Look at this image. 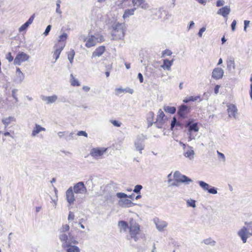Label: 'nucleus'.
Segmentation results:
<instances>
[{
    "mask_svg": "<svg viewBox=\"0 0 252 252\" xmlns=\"http://www.w3.org/2000/svg\"><path fill=\"white\" fill-rule=\"evenodd\" d=\"M125 91L126 90L122 88H117L115 89L116 94L118 95L120 94L124 93Z\"/></svg>",
    "mask_w": 252,
    "mask_h": 252,
    "instance_id": "4d7b16f0",
    "label": "nucleus"
},
{
    "mask_svg": "<svg viewBox=\"0 0 252 252\" xmlns=\"http://www.w3.org/2000/svg\"><path fill=\"white\" fill-rule=\"evenodd\" d=\"M77 135L78 136H84L86 137H88V134L87 133V132H86L85 131L82 130L78 131Z\"/></svg>",
    "mask_w": 252,
    "mask_h": 252,
    "instance_id": "5fc2aeb1",
    "label": "nucleus"
},
{
    "mask_svg": "<svg viewBox=\"0 0 252 252\" xmlns=\"http://www.w3.org/2000/svg\"><path fill=\"white\" fill-rule=\"evenodd\" d=\"M74 56L75 52L74 50L72 49L68 53V59L70 63H73Z\"/></svg>",
    "mask_w": 252,
    "mask_h": 252,
    "instance_id": "f704fd0d",
    "label": "nucleus"
},
{
    "mask_svg": "<svg viewBox=\"0 0 252 252\" xmlns=\"http://www.w3.org/2000/svg\"><path fill=\"white\" fill-rule=\"evenodd\" d=\"M74 214L71 212H69V215L68 216V220H74Z\"/></svg>",
    "mask_w": 252,
    "mask_h": 252,
    "instance_id": "680f3d73",
    "label": "nucleus"
},
{
    "mask_svg": "<svg viewBox=\"0 0 252 252\" xmlns=\"http://www.w3.org/2000/svg\"><path fill=\"white\" fill-rule=\"evenodd\" d=\"M72 189L74 193L77 194H84L87 192V189L83 182L76 184Z\"/></svg>",
    "mask_w": 252,
    "mask_h": 252,
    "instance_id": "423d86ee",
    "label": "nucleus"
},
{
    "mask_svg": "<svg viewBox=\"0 0 252 252\" xmlns=\"http://www.w3.org/2000/svg\"><path fill=\"white\" fill-rule=\"evenodd\" d=\"M129 229L131 237L133 238L135 241H137L138 238L136 235L140 231L139 225L135 221H132L130 222Z\"/></svg>",
    "mask_w": 252,
    "mask_h": 252,
    "instance_id": "7ed1b4c3",
    "label": "nucleus"
},
{
    "mask_svg": "<svg viewBox=\"0 0 252 252\" xmlns=\"http://www.w3.org/2000/svg\"><path fill=\"white\" fill-rule=\"evenodd\" d=\"M106 151V149L103 148H93L90 151V155L93 157L96 158L102 156Z\"/></svg>",
    "mask_w": 252,
    "mask_h": 252,
    "instance_id": "6e6552de",
    "label": "nucleus"
},
{
    "mask_svg": "<svg viewBox=\"0 0 252 252\" xmlns=\"http://www.w3.org/2000/svg\"><path fill=\"white\" fill-rule=\"evenodd\" d=\"M67 252H80V250L77 246H70L67 249Z\"/></svg>",
    "mask_w": 252,
    "mask_h": 252,
    "instance_id": "c9c22d12",
    "label": "nucleus"
},
{
    "mask_svg": "<svg viewBox=\"0 0 252 252\" xmlns=\"http://www.w3.org/2000/svg\"><path fill=\"white\" fill-rule=\"evenodd\" d=\"M65 45L63 43H62L60 44H56L54 46V48H55V51L54 53V58L55 59V61L57 60L60 57V55L62 52V51L63 50Z\"/></svg>",
    "mask_w": 252,
    "mask_h": 252,
    "instance_id": "2eb2a0df",
    "label": "nucleus"
},
{
    "mask_svg": "<svg viewBox=\"0 0 252 252\" xmlns=\"http://www.w3.org/2000/svg\"><path fill=\"white\" fill-rule=\"evenodd\" d=\"M198 98H200V96L197 95L196 96H190L188 97H186L184 100L183 102L185 103H188L189 101H196Z\"/></svg>",
    "mask_w": 252,
    "mask_h": 252,
    "instance_id": "2f4dec72",
    "label": "nucleus"
},
{
    "mask_svg": "<svg viewBox=\"0 0 252 252\" xmlns=\"http://www.w3.org/2000/svg\"><path fill=\"white\" fill-rule=\"evenodd\" d=\"M157 228L159 231H162L163 228L167 226V223L165 221L158 220L157 221L155 220Z\"/></svg>",
    "mask_w": 252,
    "mask_h": 252,
    "instance_id": "412c9836",
    "label": "nucleus"
},
{
    "mask_svg": "<svg viewBox=\"0 0 252 252\" xmlns=\"http://www.w3.org/2000/svg\"><path fill=\"white\" fill-rule=\"evenodd\" d=\"M69 229V226L68 224L63 225L62 227L60 229V232L63 233L67 232Z\"/></svg>",
    "mask_w": 252,
    "mask_h": 252,
    "instance_id": "79ce46f5",
    "label": "nucleus"
},
{
    "mask_svg": "<svg viewBox=\"0 0 252 252\" xmlns=\"http://www.w3.org/2000/svg\"><path fill=\"white\" fill-rule=\"evenodd\" d=\"M174 180L181 183H185L189 185V183L192 182L191 179L186 176V175L182 174L179 171H176L173 174Z\"/></svg>",
    "mask_w": 252,
    "mask_h": 252,
    "instance_id": "20e7f679",
    "label": "nucleus"
},
{
    "mask_svg": "<svg viewBox=\"0 0 252 252\" xmlns=\"http://www.w3.org/2000/svg\"><path fill=\"white\" fill-rule=\"evenodd\" d=\"M224 4L225 1L224 0H218L216 2V6L217 7L222 6Z\"/></svg>",
    "mask_w": 252,
    "mask_h": 252,
    "instance_id": "3c124183",
    "label": "nucleus"
},
{
    "mask_svg": "<svg viewBox=\"0 0 252 252\" xmlns=\"http://www.w3.org/2000/svg\"><path fill=\"white\" fill-rule=\"evenodd\" d=\"M187 204L189 206L194 208L196 207L195 201L192 199L188 200L187 202Z\"/></svg>",
    "mask_w": 252,
    "mask_h": 252,
    "instance_id": "37998d69",
    "label": "nucleus"
},
{
    "mask_svg": "<svg viewBox=\"0 0 252 252\" xmlns=\"http://www.w3.org/2000/svg\"><path fill=\"white\" fill-rule=\"evenodd\" d=\"M235 68V62L234 59L230 60L227 62V68L229 71L232 69L234 70Z\"/></svg>",
    "mask_w": 252,
    "mask_h": 252,
    "instance_id": "c756f323",
    "label": "nucleus"
},
{
    "mask_svg": "<svg viewBox=\"0 0 252 252\" xmlns=\"http://www.w3.org/2000/svg\"><path fill=\"white\" fill-rule=\"evenodd\" d=\"M66 198L67 202L69 204H73L75 200L74 196V192L73 191L72 188L71 187L66 191Z\"/></svg>",
    "mask_w": 252,
    "mask_h": 252,
    "instance_id": "1a4fd4ad",
    "label": "nucleus"
},
{
    "mask_svg": "<svg viewBox=\"0 0 252 252\" xmlns=\"http://www.w3.org/2000/svg\"><path fill=\"white\" fill-rule=\"evenodd\" d=\"M111 122L114 126L117 127H120L122 124L121 122H119L117 120H112L111 121Z\"/></svg>",
    "mask_w": 252,
    "mask_h": 252,
    "instance_id": "864d4df0",
    "label": "nucleus"
},
{
    "mask_svg": "<svg viewBox=\"0 0 252 252\" xmlns=\"http://www.w3.org/2000/svg\"><path fill=\"white\" fill-rule=\"evenodd\" d=\"M6 59L9 62H11L13 60V57L12 56L11 53L9 52L6 55Z\"/></svg>",
    "mask_w": 252,
    "mask_h": 252,
    "instance_id": "09e8293b",
    "label": "nucleus"
},
{
    "mask_svg": "<svg viewBox=\"0 0 252 252\" xmlns=\"http://www.w3.org/2000/svg\"><path fill=\"white\" fill-rule=\"evenodd\" d=\"M29 58V56L25 53L19 52L14 60V63L15 64H20L22 62L28 60Z\"/></svg>",
    "mask_w": 252,
    "mask_h": 252,
    "instance_id": "0eeeda50",
    "label": "nucleus"
},
{
    "mask_svg": "<svg viewBox=\"0 0 252 252\" xmlns=\"http://www.w3.org/2000/svg\"><path fill=\"white\" fill-rule=\"evenodd\" d=\"M61 3V0H57V3H56L57 8H56V11L57 13H58L60 15H61L62 13V12L60 9Z\"/></svg>",
    "mask_w": 252,
    "mask_h": 252,
    "instance_id": "4c0bfd02",
    "label": "nucleus"
},
{
    "mask_svg": "<svg viewBox=\"0 0 252 252\" xmlns=\"http://www.w3.org/2000/svg\"><path fill=\"white\" fill-rule=\"evenodd\" d=\"M121 201L123 203L124 205L126 206L127 207L130 206L132 204L131 201L129 199H127V198H126L124 199H122Z\"/></svg>",
    "mask_w": 252,
    "mask_h": 252,
    "instance_id": "ea45409f",
    "label": "nucleus"
},
{
    "mask_svg": "<svg viewBox=\"0 0 252 252\" xmlns=\"http://www.w3.org/2000/svg\"><path fill=\"white\" fill-rule=\"evenodd\" d=\"M117 197L120 199L127 198V195L123 192H118L116 194Z\"/></svg>",
    "mask_w": 252,
    "mask_h": 252,
    "instance_id": "49530a36",
    "label": "nucleus"
},
{
    "mask_svg": "<svg viewBox=\"0 0 252 252\" xmlns=\"http://www.w3.org/2000/svg\"><path fill=\"white\" fill-rule=\"evenodd\" d=\"M41 99L45 101L47 104H50L55 102L58 99V96L54 94L52 96H41Z\"/></svg>",
    "mask_w": 252,
    "mask_h": 252,
    "instance_id": "dca6fc26",
    "label": "nucleus"
},
{
    "mask_svg": "<svg viewBox=\"0 0 252 252\" xmlns=\"http://www.w3.org/2000/svg\"><path fill=\"white\" fill-rule=\"evenodd\" d=\"M97 41H98V38L92 35L87 40L85 45L87 47L90 48L94 46Z\"/></svg>",
    "mask_w": 252,
    "mask_h": 252,
    "instance_id": "6ab92c4d",
    "label": "nucleus"
},
{
    "mask_svg": "<svg viewBox=\"0 0 252 252\" xmlns=\"http://www.w3.org/2000/svg\"><path fill=\"white\" fill-rule=\"evenodd\" d=\"M188 150L184 153V155L186 158H189L190 160H192L194 158V152L192 150V147L190 146H188Z\"/></svg>",
    "mask_w": 252,
    "mask_h": 252,
    "instance_id": "aec40b11",
    "label": "nucleus"
},
{
    "mask_svg": "<svg viewBox=\"0 0 252 252\" xmlns=\"http://www.w3.org/2000/svg\"><path fill=\"white\" fill-rule=\"evenodd\" d=\"M209 193L216 194L218 193L217 189L214 187H212L211 186H210L209 189L207 191Z\"/></svg>",
    "mask_w": 252,
    "mask_h": 252,
    "instance_id": "a19ab883",
    "label": "nucleus"
},
{
    "mask_svg": "<svg viewBox=\"0 0 252 252\" xmlns=\"http://www.w3.org/2000/svg\"><path fill=\"white\" fill-rule=\"evenodd\" d=\"M186 127L188 128V132L192 133L193 132H197L199 131V127L197 123H192L191 122H188L186 125Z\"/></svg>",
    "mask_w": 252,
    "mask_h": 252,
    "instance_id": "ddd939ff",
    "label": "nucleus"
},
{
    "mask_svg": "<svg viewBox=\"0 0 252 252\" xmlns=\"http://www.w3.org/2000/svg\"><path fill=\"white\" fill-rule=\"evenodd\" d=\"M134 145L137 151H139L140 154L142 153V151L144 149L145 145L143 141L140 139L137 138L134 142Z\"/></svg>",
    "mask_w": 252,
    "mask_h": 252,
    "instance_id": "a211bd4d",
    "label": "nucleus"
},
{
    "mask_svg": "<svg viewBox=\"0 0 252 252\" xmlns=\"http://www.w3.org/2000/svg\"><path fill=\"white\" fill-rule=\"evenodd\" d=\"M146 0H137V7H140L141 8L146 9L149 8V5L145 3Z\"/></svg>",
    "mask_w": 252,
    "mask_h": 252,
    "instance_id": "c85d7f7f",
    "label": "nucleus"
},
{
    "mask_svg": "<svg viewBox=\"0 0 252 252\" xmlns=\"http://www.w3.org/2000/svg\"><path fill=\"white\" fill-rule=\"evenodd\" d=\"M177 120H176V118L175 117H174L173 118V119L171 121V124H170V126H171V129L172 130L173 129V128L177 125Z\"/></svg>",
    "mask_w": 252,
    "mask_h": 252,
    "instance_id": "de8ad7c7",
    "label": "nucleus"
},
{
    "mask_svg": "<svg viewBox=\"0 0 252 252\" xmlns=\"http://www.w3.org/2000/svg\"><path fill=\"white\" fill-rule=\"evenodd\" d=\"M111 35L113 40L122 39L124 37V26L122 24L117 23L113 26Z\"/></svg>",
    "mask_w": 252,
    "mask_h": 252,
    "instance_id": "f257e3e1",
    "label": "nucleus"
},
{
    "mask_svg": "<svg viewBox=\"0 0 252 252\" xmlns=\"http://www.w3.org/2000/svg\"><path fill=\"white\" fill-rule=\"evenodd\" d=\"M142 189V186L140 185H137L135 186L133 191L136 193H140L141 189Z\"/></svg>",
    "mask_w": 252,
    "mask_h": 252,
    "instance_id": "a18cd8bd",
    "label": "nucleus"
},
{
    "mask_svg": "<svg viewBox=\"0 0 252 252\" xmlns=\"http://www.w3.org/2000/svg\"><path fill=\"white\" fill-rule=\"evenodd\" d=\"M32 21V17H30L28 21L25 23L24 24L21 26V27L19 28V32H21L25 31L31 24Z\"/></svg>",
    "mask_w": 252,
    "mask_h": 252,
    "instance_id": "473e14b6",
    "label": "nucleus"
},
{
    "mask_svg": "<svg viewBox=\"0 0 252 252\" xmlns=\"http://www.w3.org/2000/svg\"><path fill=\"white\" fill-rule=\"evenodd\" d=\"M237 24V21L236 20H234L231 25V30L233 32L235 30L236 25Z\"/></svg>",
    "mask_w": 252,
    "mask_h": 252,
    "instance_id": "6e6d98bb",
    "label": "nucleus"
},
{
    "mask_svg": "<svg viewBox=\"0 0 252 252\" xmlns=\"http://www.w3.org/2000/svg\"><path fill=\"white\" fill-rule=\"evenodd\" d=\"M217 154H218L219 157H220L222 159H223V161H225V157L224 155L223 154L219 152L218 151H217Z\"/></svg>",
    "mask_w": 252,
    "mask_h": 252,
    "instance_id": "69168bd1",
    "label": "nucleus"
},
{
    "mask_svg": "<svg viewBox=\"0 0 252 252\" xmlns=\"http://www.w3.org/2000/svg\"><path fill=\"white\" fill-rule=\"evenodd\" d=\"M250 21H248V20H245L244 22V30L245 32H247V28L249 26V25L250 24Z\"/></svg>",
    "mask_w": 252,
    "mask_h": 252,
    "instance_id": "bf43d9fd",
    "label": "nucleus"
},
{
    "mask_svg": "<svg viewBox=\"0 0 252 252\" xmlns=\"http://www.w3.org/2000/svg\"><path fill=\"white\" fill-rule=\"evenodd\" d=\"M163 109L165 112L171 114H174L176 111V108L174 106H164Z\"/></svg>",
    "mask_w": 252,
    "mask_h": 252,
    "instance_id": "cd10ccee",
    "label": "nucleus"
},
{
    "mask_svg": "<svg viewBox=\"0 0 252 252\" xmlns=\"http://www.w3.org/2000/svg\"><path fill=\"white\" fill-rule=\"evenodd\" d=\"M136 8L134 7L131 9H126L125 10L124 14L123 16V17L125 19L126 18L129 17L130 16L133 15L134 14V11L136 10Z\"/></svg>",
    "mask_w": 252,
    "mask_h": 252,
    "instance_id": "b1692460",
    "label": "nucleus"
},
{
    "mask_svg": "<svg viewBox=\"0 0 252 252\" xmlns=\"http://www.w3.org/2000/svg\"><path fill=\"white\" fill-rule=\"evenodd\" d=\"M188 134L189 135L188 137V141H190L192 140V139H194L195 138V136L193 135L192 133H188Z\"/></svg>",
    "mask_w": 252,
    "mask_h": 252,
    "instance_id": "e2e57ef3",
    "label": "nucleus"
},
{
    "mask_svg": "<svg viewBox=\"0 0 252 252\" xmlns=\"http://www.w3.org/2000/svg\"><path fill=\"white\" fill-rule=\"evenodd\" d=\"M238 236L240 238L243 243H246L248 238L252 236V231L250 232L246 226H243L237 232Z\"/></svg>",
    "mask_w": 252,
    "mask_h": 252,
    "instance_id": "f03ea898",
    "label": "nucleus"
},
{
    "mask_svg": "<svg viewBox=\"0 0 252 252\" xmlns=\"http://www.w3.org/2000/svg\"><path fill=\"white\" fill-rule=\"evenodd\" d=\"M66 133H67V132L65 131H63V132L60 131V132H58V135L60 138H62L63 137V136L65 135V134H66Z\"/></svg>",
    "mask_w": 252,
    "mask_h": 252,
    "instance_id": "774afa93",
    "label": "nucleus"
},
{
    "mask_svg": "<svg viewBox=\"0 0 252 252\" xmlns=\"http://www.w3.org/2000/svg\"><path fill=\"white\" fill-rule=\"evenodd\" d=\"M68 237H69V238H71V235L70 233H68V236L66 234L62 233L59 236V239L62 242H63V245L64 247L68 246L70 244H71L70 241L68 240Z\"/></svg>",
    "mask_w": 252,
    "mask_h": 252,
    "instance_id": "f3484780",
    "label": "nucleus"
},
{
    "mask_svg": "<svg viewBox=\"0 0 252 252\" xmlns=\"http://www.w3.org/2000/svg\"><path fill=\"white\" fill-rule=\"evenodd\" d=\"M118 226L121 229H123V231L125 232H126L127 229H129V228L128 223L126 221L123 220H121L119 221Z\"/></svg>",
    "mask_w": 252,
    "mask_h": 252,
    "instance_id": "5701e85b",
    "label": "nucleus"
},
{
    "mask_svg": "<svg viewBox=\"0 0 252 252\" xmlns=\"http://www.w3.org/2000/svg\"><path fill=\"white\" fill-rule=\"evenodd\" d=\"M105 51L104 46H99L97 48L95 51L93 53L92 58L94 57H100Z\"/></svg>",
    "mask_w": 252,
    "mask_h": 252,
    "instance_id": "4be33fe9",
    "label": "nucleus"
},
{
    "mask_svg": "<svg viewBox=\"0 0 252 252\" xmlns=\"http://www.w3.org/2000/svg\"><path fill=\"white\" fill-rule=\"evenodd\" d=\"M41 131H45V128L37 124H35V128L32 130V136H35Z\"/></svg>",
    "mask_w": 252,
    "mask_h": 252,
    "instance_id": "bb28decb",
    "label": "nucleus"
},
{
    "mask_svg": "<svg viewBox=\"0 0 252 252\" xmlns=\"http://www.w3.org/2000/svg\"><path fill=\"white\" fill-rule=\"evenodd\" d=\"M206 28L203 27L201 28L198 33V35L199 37H202L203 33L205 31Z\"/></svg>",
    "mask_w": 252,
    "mask_h": 252,
    "instance_id": "13d9d810",
    "label": "nucleus"
},
{
    "mask_svg": "<svg viewBox=\"0 0 252 252\" xmlns=\"http://www.w3.org/2000/svg\"><path fill=\"white\" fill-rule=\"evenodd\" d=\"M163 64L161 65L160 67L163 69L170 70L171 69V63H169V60L168 59H164L163 61Z\"/></svg>",
    "mask_w": 252,
    "mask_h": 252,
    "instance_id": "a878e982",
    "label": "nucleus"
},
{
    "mask_svg": "<svg viewBox=\"0 0 252 252\" xmlns=\"http://www.w3.org/2000/svg\"><path fill=\"white\" fill-rule=\"evenodd\" d=\"M147 120L148 122V127L152 126L153 124V118H147Z\"/></svg>",
    "mask_w": 252,
    "mask_h": 252,
    "instance_id": "052dcab7",
    "label": "nucleus"
},
{
    "mask_svg": "<svg viewBox=\"0 0 252 252\" xmlns=\"http://www.w3.org/2000/svg\"><path fill=\"white\" fill-rule=\"evenodd\" d=\"M67 38V34L66 33H63L62 35H61L60 36H59V43L58 44H62V43H61V42L62 41H64L65 40H66Z\"/></svg>",
    "mask_w": 252,
    "mask_h": 252,
    "instance_id": "e433bc0d",
    "label": "nucleus"
},
{
    "mask_svg": "<svg viewBox=\"0 0 252 252\" xmlns=\"http://www.w3.org/2000/svg\"><path fill=\"white\" fill-rule=\"evenodd\" d=\"M180 183H181L180 182H177V181H176L175 180H174V182H173V183H172L170 185L171 186H173V187H178L180 185Z\"/></svg>",
    "mask_w": 252,
    "mask_h": 252,
    "instance_id": "0e129e2a",
    "label": "nucleus"
},
{
    "mask_svg": "<svg viewBox=\"0 0 252 252\" xmlns=\"http://www.w3.org/2000/svg\"><path fill=\"white\" fill-rule=\"evenodd\" d=\"M231 12L230 6L226 5L219 9L217 11V14L223 16L224 18L227 19L228 15Z\"/></svg>",
    "mask_w": 252,
    "mask_h": 252,
    "instance_id": "9b49d317",
    "label": "nucleus"
},
{
    "mask_svg": "<svg viewBox=\"0 0 252 252\" xmlns=\"http://www.w3.org/2000/svg\"><path fill=\"white\" fill-rule=\"evenodd\" d=\"M223 73L224 71L221 68L216 67L212 71V77L214 79L219 80L222 78Z\"/></svg>",
    "mask_w": 252,
    "mask_h": 252,
    "instance_id": "9d476101",
    "label": "nucleus"
},
{
    "mask_svg": "<svg viewBox=\"0 0 252 252\" xmlns=\"http://www.w3.org/2000/svg\"><path fill=\"white\" fill-rule=\"evenodd\" d=\"M70 77V83L72 86H79L80 85V84L79 83L78 80L75 79L72 74H71Z\"/></svg>",
    "mask_w": 252,
    "mask_h": 252,
    "instance_id": "72a5a7b5",
    "label": "nucleus"
},
{
    "mask_svg": "<svg viewBox=\"0 0 252 252\" xmlns=\"http://www.w3.org/2000/svg\"><path fill=\"white\" fill-rule=\"evenodd\" d=\"M16 73H17V75L19 78V81H21L24 78V75H23V74L22 73V72L21 71L19 68H17Z\"/></svg>",
    "mask_w": 252,
    "mask_h": 252,
    "instance_id": "c03bdc74",
    "label": "nucleus"
},
{
    "mask_svg": "<svg viewBox=\"0 0 252 252\" xmlns=\"http://www.w3.org/2000/svg\"><path fill=\"white\" fill-rule=\"evenodd\" d=\"M165 116V114L161 110L159 109L158 112V115L157 116V121L155 122V124H157V126L160 128L162 127V125L163 122V118Z\"/></svg>",
    "mask_w": 252,
    "mask_h": 252,
    "instance_id": "4468645a",
    "label": "nucleus"
},
{
    "mask_svg": "<svg viewBox=\"0 0 252 252\" xmlns=\"http://www.w3.org/2000/svg\"><path fill=\"white\" fill-rule=\"evenodd\" d=\"M227 106V110L229 117H233L236 119L238 111L236 106L235 105L232 104H229Z\"/></svg>",
    "mask_w": 252,
    "mask_h": 252,
    "instance_id": "f8f14e48",
    "label": "nucleus"
},
{
    "mask_svg": "<svg viewBox=\"0 0 252 252\" xmlns=\"http://www.w3.org/2000/svg\"><path fill=\"white\" fill-rule=\"evenodd\" d=\"M204 243L207 245H210L212 246H214L215 245L216 242L212 240L211 238H208L204 240Z\"/></svg>",
    "mask_w": 252,
    "mask_h": 252,
    "instance_id": "58836bf2",
    "label": "nucleus"
},
{
    "mask_svg": "<svg viewBox=\"0 0 252 252\" xmlns=\"http://www.w3.org/2000/svg\"><path fill=\"white\" fill-rule=\"evenodd\" d=\"M198 183L199 186L205 191H208L210 186L208 184L202 181H198Z\"/></svg>",
    "mask_w": 252,
    "mask_h": 252,
    "instance_id": "7c9ffc66",
    "label": "nucleus"
},
{
    "mask_svg": "<svg viewBox=\"0 0 252 252\" xmlns=\"http://www.w3.org/2000/svg\"><path fill=\"white\" fill-rule=\"evenodd\" d=\"M138 78L140 83L143 82V80H144L142 74L141 73H139L138 74Z\"/></svg>",
    "mask_w": 252,
    "mask_h": 252,
    "instance_id": "338daca9",
    "label": "nucleus"
},
{
    "mask_svg": "<svg viewBox=\"0 0 252 252\" xmlns=\"http://www.w3.org/2000/svg\"><path fill=\"white\" fill-rule=\"evenodd\" d=\"M190 111V107L185 104H182L178 109L177 114L180 118L185 119Z\"/></svg>",
    "mask_w": 252,
    "mask_h": 252,
    "instance_id": "39448f33",
    "label": "nucleus"
},
{
    "mask_svg": "<svg viewBox=\"0 0 252 252\" xmlns=\"http://www.w3.org/2000/svg\"><path fill=\"white\" fill-rule=\"evenodd\" d=\"M51 26L50 25H48L44 32L43 34L45 36H47V35L49 34L50 31H51Z\"/></svg>",
    "mask_w": 252,
    "mask_h": 252,
    "instance_id": "603ef678",
    "label": "nucleus"
},
{
    "mask_svg": "<svg viewBox=\"0 0 252 252\" xmlns=\"http://www.w3.org/2000/svg\"><path fill=\"white\" fill-rule=\"evenodd\" d=\"M172 54V52L168 49L165 50L162 52V57H164L165 55L169 56Z\"/></svg>",
    "mask_w": 252,
    "mask_h": 252,
    "instance_id": "8fccbe9b",
    "label": "nucleus"
},
{
    "mask_svg": "<svg viewBox=\"0 0 252 252\" xmlns=\"http://www.w3.org/2000/svg\"><path fill=\"white\" fill-rule=\"evenodd\" d=\"M15 121V119L12 116L9 117L8 118H6L5 119H3L2 120V122L5 125V127H6L9 124Z\"/></svg>",
    "mask_w": 252,
    "mask_h": 252,
    "instance_id": "393cba45",
    "label": "nucleus"
}]
</instances>
